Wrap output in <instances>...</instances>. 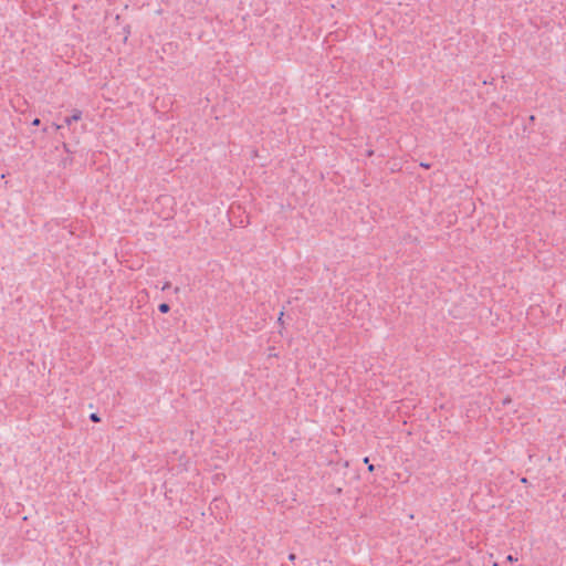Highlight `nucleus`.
<instances>
[{
  "label": "nucleus",
  "instance_id": "nucleus-3",
  "mask_svg": "<svg viewBox=\"0 0 566 566\" xmlns=\"http://www.w3.org/2000/svg\"><path fill=\"white\" fill-rule=\"evenodd\" d=\"M174 199L169 196H161L159 199H158V202L159 203H167V202H170L172 201Z\"/></svg>",
  "mask_w": 566,
  "mask_h": 566
},
{
  "label": "nucleus",
  "instance_id": "nucleus-5",
  "mask_svg": "<svg viewBox=\"0 0 566 566\" xmlns=\"http://www.w3.org/2000/svg\"><path fill=\"white\" fill-rule=\"evenodd\" d=\"M90 419L93 422H98L99 421V417L97 416V413H91Z\"/></svg>",
  "mask_w": 566,
  "mask_h": 566
},
{
  "label": "nucleus",
  "instance_id": "nucleus-7",
  "mask_svg": "<svg viewBox=\"0 0 566 566\" xmlns=\"http://www.w3.org/2000/svg\"><path fill=\"white\" fill-rule=\"evenodd\" d=\"M289 559H290L291 562H294V560L296 559V555H295V554H293V553H291V554L289 555Z\"/></svg>",
  "mask_w": 566,
  "mask_h": 566
},
{
  "label": "nucleus",
  "instance_id": "nucleus-10",
  "mask_svg": "<svg viewBox=\"0 0 566 566\" xmlns=\"http://www.w3.org/2000/svg\"><path fill=\"white\" fill-rule=\"evenodd\" d=\"M521 481H522L523 483H526V482H527V479H526V478H523Z\"/></svg>",
  "mask_w": 566,
  "mask_h": 566
},
{
  "label": "nucleus",
  "instance_id": "nucleus-6",
  "mask_svg": "<svg viewBox=\"0 0 566 566\" xmlns=\"http://www.w3.org/2000/svg\"><path fill=\"white\" fill-rule=\"evenodd\" d=\"M41 124V120L39 118H34L32 122L33 126H39Z\"/></svg>",
  "mask_w": 566,
  "mask_h": 566
},
{
  "label": "nucleus",
  "instance_id": "nucleus-12",
  "mask_svg": "<svg viewBox=\"0 0 566 566\" xmlns=\"http://www.w3.org/2000/svg\"><path fill=\"white\" fill-rule=\"evenodd\" d=\"M422 166L429 168V165H426V163H422Z\"/></svg>",
  "mask_w": 566,
  "mask_h": 566
},
{
  "label": "nucleus",
  "instance_id": "nucleus-1",
  "mask_svg": "<svg viewBox=\"0 0 566 566\" xmlns=\"http://www.w3.org/2000/svg\"><path fill=\"white\" fill-rule=\"evenodd\" d=\"M82 118V112L80 109H75L71 116L64 118V123L69 126L73 122H77Z\"/></svg>",
  "mask_w": 566,
  "mask_h": 566
},
{
  "label": "nucleus",
  "instance_id": "nucleus-9",
  "mask_svg": "<svg viewBox=\"0 0 566 566\" xmlns=\"http://www.w3.org/2000/svg\"><path fill=\"white\" fill-rule=\"evenodd\" d=\"M61 127H62L61 125L53 124V128H54L55 130L60 129Z\"/></svg>",
  "mask_w": 566,
  "mask_h": 566
},
{
  "label": "nucleus",
  "instance_id": "nucleus-2",
  "mask_svg": "<svg viewBox=\"0 0 566 566\" xmlns=\"http://www.w3.org/2000/svg\"><path fill=\"white\" fill-rule=\"evenodd\" d=\"M363 461L365 464H367L369 472H373L375 470V465L369 462V457H365Z\"/></svg>",
  "mask_w": 566,
  "mask_h": 566
},
{
  "label": "nucleus",
  "instance_id": "nucleus-11",
  "mask_svg": "<svg viewBox=\"0 0 566 566\" xmlns=\"http://www.w3.org/2000/svg\"><path fill=\"white\" fill-rule=\"evenodd\" d=\"M507 559L512 562V560H513L512 555H509V556H507Z\"/></svg>",
  "mask_w": 566,
  "mask_h": 566
},
{
  "label": "nucleus",
  "instance_id": "nucleus-4",
  "mask_svg": "<svg viewBox=\"0 0 566 566\" xmlns=\"http://www.w3.org/2000/svg\"><path fill=\"white\" fill-rule=\"evenodd\" d=\"M158 308L161 313H167L170 307L167 303H161Z\"/></svg>",
  "mask_w": 566,
  "mask_h": 566
},
{
  "label": "nucleus",
  "instance_id": "nucleus-8",
  "mask_svg": "<svg viewBox=\"0 0 566 566\" xmlns=\"http://www.w3.org/2000/svg\"><path fill=\"white\" fill-rule=\"evenodd\" d=\"M283 315H284V313H283V312H281V313H280V316H279V319H277V322H279L280 324H283Z\"/></svg>",
  "mask_w": 566,
  "mask_h": 566
}]
</instances>
